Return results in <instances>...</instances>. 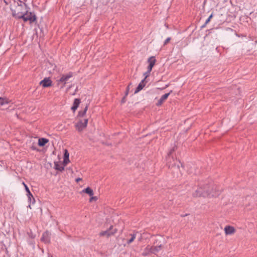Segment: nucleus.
I'll return each mask as SVG.
<instances>
[{
    "label": "nucleus",
    "instance_id": "3",
    "mask_svg": "<svg viewBox=\"0 0 257 257\" xmlns=\"http://www.w3.org/2000/svg\"><path fill=\"white\" fill-rule=\"evenodd\" d=\"M116 232V229H114L113 226L111 225L107 230L100 232L99 233V235L101 236H105L107 237H109V236L114 235Z\"/></svg>",
    "mask_w": 257,
    "mask_h": 257
},
{
    "label": "nucleus",
    "instance_id": "5",
    "mask_svg": "<svg viewBox=\"0 0 257 257\" xmlns=\"http://www.w3.org/2000/svg\"><path fill=\"white\" fill-rule=\"evenodd\" d=\"M23 184L24 185L25 187V189L26 191L27 192V196L28 198V201L30 203L34 204L35 202V198L33 197V196L31 192H30L29 188H28V186L24 183L23 182Z\"/></svg>",
    "mask_w": 257,
    "mask_h": 257
},
{
    "label": "nucleus",
    "instance_id": "19",
    "mask_svg": "<svg viewBox=\"0 0 257 257\" xmlns=\"http://www.w3.org/2000/svg\"><path fill=\"white\" fill-rule=\"evenodd\" d=\"M156 59L154 56H152L149 58L148 59V62L149 63L150 67H153L156 63Z\"/></svg>",
    "mask_w": 257,
    "mask_h": 257
},
{
    "label": "nucleus",
    "instance_id": "25",
    "mask_svg": "<svg viewBox=\"0 0 257 257\" xmlns=\"http://www.w3.org/2000/svg\"><path fill=\"white\" fill-rule=\"evenodd\" d=\"M212 17H213V15L211 14L210 16L206 20V21L205 22V25H206L210 22V21L211 19L212 18Z\"/></svg>",
    "mask_w": 257,
    "mask_h": 257
},
{
    "label": "nucleus",
    "instance_id": "1",
    "mask_svg": "<svg viewBox=\"0 0 257 257\" xmlns=\"http://www.w3.org/2000/svg\"><path fill=\"white\" fill-rule=\"evenodd\" d=\"M220 191L212 183H200L198 189L193 193V197H216L219 195Z\"/></svg>",
    "mask_w": 257,
    "mask_h": 257
},
{
    "label": "nucleus",
    "instance_id": "16",
    "mask_svg": "<svg viewBox=\"0 0 257 257\" xmlns=\"http://www.w3.org/2000/svg\"><path fill=\"white\" fill-rule=\"evenodd\" d=\"M48 140L46 138H40L38 140V145L40 147H43L48 142Z\"/></svg>",
    "mask_w": 257,
    "mask_h": 257
},
{
    "label": "nucleus",
    "instance_id": "20",
    "mask_svg": "<svg viewBox=\"0 0 257 257\" xmlns=\"http://www.w3.org/2000/svg\"><path fill=\"white\" fill-rule=\"evenodd\" d=\"M82 192L88 194L90 196H92L94 194L93 190L89 187L83 189Z\"/></svg>",
    "mask_w": 257,
    "mask_h": 257
},
{
    "label": "nucleus",
    "instance_id": "14",
    "mask_svg": "<svg viewBox=\"0 0 257 257\" xmlns=\"http://www.w3.org/2000/svg\"><path fill=\"white\" fill-rule=\"evenodd\" d=\"M162 247L161 244L157 246H151L152 253L155 254H157L161 250Z\"/></svg>",
    "mask_w": 257,
    "mask_h": 257
},
{
    "label": "nucleus",
    "instance_id": "4",
    "mask_svg": "<svg viewBox=\"0 0 257 257\" xmlns=\"http://www.w3.org/2000/svg\"><path fill=\"white\" fill-rule=\"evenodd\" d=\"M88 123V119H85L83 121L80 120L75 124V127L79 132H81L85 128Z\"/></svg>",
    "mask_w": 257,
    "mask_h": 257
},
{
    "label": "nucleus",
    "instance_id": "11",
    "mask_svg": "<svg viewBox=\"0 0 257 257\" xmlns=\"http://www.w3.org/2000/svg\"><path fill=\"white\" fill-rule=\"evenodd\" d=\"M224 231L226 234H232L235 232V229L231 226H226L224 228Z\"/></svg>",
    "mask_w": 257,
    "mask_h": 257
},
{
    "label": "nucleus",
    "instance_id": "29",
    "mask_svg": "<svg viewBox=\"0 0 257 257\" xmlns=\"http://www.w3.org/2000/svg\"><path fill=\"white\" fill-rule=\"evenodd\" d=\"M97 199V197H96V196H94H94H92V197L90 198V199H89V201H90V202H91L93 200H96Z\"/></svg>",
    "mask_w": 257,
    "mask_h": 257
},
{
    "label": "nucleus",
    "instance_id": "34",
    "mask_svg": "<svg viewBox=\"0 0 257 257\" xmlns=\"http://www.w3.org/2000/svg\"><path fill=\"white\" fill-rule=\"evenodd\" d=\"M82 180V179H81V178H76V179H75V181H76V182H78L79 181H80V180Z\"/></svg>",
    "mask_w": 257,
    "mask_h": 257
},
{
    "label": "nucleus",
    "instance_id": "31",
    "mask_svg": "<svg viewBox=\"0 0 257 257\" xmlns=\"http://www.w3.org/2000/svg\"><path fill=\"white\" fill-rule=\"evenodd\" d=\"M16 9H14L15 10H16L17 11V12H21V11L22 10H20L19 8L17 7H16ZM12 9L13 10H14L12 8H11V9Z\"/></svg>",
    "mask_w": 257,
    "mask_h": 257
},
{
    "label": "nucleus",
    "instance_id": "27",
    "mask_svg": "<svg viewBox=\"0 0 257 257\" xmlns=\"http://www.w3.org/2000/svg\"><path fill=\"white\" fill-rule=\"evenodd\" d=\"M171 40V38L170 37H168L167 38L165 41H164V45H166L168 43H169V42Z\"/></svg>",
    "mask_w": 257,
    "mask_h": 257
},
{
    "label": "nucleus",
    "instance_id": "32",
    "mask_svg": "<svg viewBox=\"0 0 257 257\" xmlns=\"http://www.w3.org/2000/svg\"><path fill=\"white\" fill-rule=\"evenodd\" d=\"M153 67H150V65H149L148 66V68H147V71H150V72H151L152 70V68H153Z\"/></svg>",
    "mask_w": 257,
    "mask_h": 257
},
{
    "label": "nucleus",
    "instance_id": "9",
    "mask_svg": "<svg viewBox=\"0 0 257 257\" xmlns=\"http://www.w3.org/2000/svg\"><path fill=\"white\" fill-rule=\"evenodd\" d=\"M172 92V91H171L169 93H165L164 94V95H163L161 98H160V99L159 100L158 102H157V106H160L161 105L163 102L164 101L167 99V98L168 97V96H169V95L170 94V93Z\"/></svg>",
    "mask_w": 257,
    "mask_h": 257
},
{
    "label": "nucleus",
    "instance_id": "35",
    "mask_svg": "<svg viewBox=\"0 0 257 257\" xmlns=\"http://www.w3.org/2000/svg\"><path fill=\"white\" fill-rule=\"evenodd\" d=\"M4 2H5V3L6 5H8V3H7V2L6 0H4Z\"/></svg>",
    "mask_w": 257,
    "mask_h": 257
},
{
    "label": "nucleus",
    "instance_id": "15",
    "mask_svg": "<svg viewBox=\"0 0 257 257\" xmlns=\"http://www.w3.org/2000/svg\"><path fill=\"white\" fill-rule=\"evenodd\" d=\"M144 82H145V79L142 80L141 81V82L139 83V84L138 85V86H137L136 89L135 91V93H137L139 91H140L142 89H143V88L145 86Z\"/></svg>",
    "mask_w": 257,
    "mask_h": 257
},
{
    "label": "nucleus",
    "instance_id": "6",
    "mask_svg": "<svg viewBox=\"0 0 257 257\" xmlns=\"http://www.w3.org/2000/svg\"><path fill=\"white\" fill-rule=\"evenodd\" d=\"M51 239V233L48 231H45L41 237V240L45 243H50Z\"/></svg>",
    "mask_w": 257,
    "mask_h": 257
},
{
    "label": "nucleus",
    "instance_id": "21",
    "mask_svg": "<svg viewBox=\"0 0 257 257\" xmlns=\"http://www.w3.org/2000/svg\"><path fill=\"white\" fill-rule=\"evenodd\" d=\"M87 109H88V105H86L83 110H80L78 112V116H79L80 117L84 116L85 115Z\"/></svg>",
    "mask_w": 257,
    "mask_h": 257
},
{
    "label": "nucleus",
    "instance_id": "24",
    "mask_svg": "<svg viewBox=\"0 0 257 257\" xmlns=\"http://www.w3.org/2000/svg\"><path fill=\"white\" fill-rule=\"evenodd\" d=\"M174 151V148H173V149H171L169 151V152L168 153L167 157V161H168L169 159L171 158V155Z\"/></svg>",
    "mask_w": 257,
    "mask_h": 257
},
{
    "label": "nucleus",
    "instance_id": "28",
    "mask_svg": "<svg viewBox=\"0 0 257 257\" xmlns=\"http://www.w3.org/2000/svg\"><path fill=\"white\" fill-rule=\"evenodd\" d=\"M172 167V168H174V169H179V166L178 165H177V166L176 167L175 165H171V164L169 165V167Z\"/></svg>",
    "mask_w": 257,
    "mask_h": 257
},
{
    "label": "nucleus",
    "instance_id": "7",
    "mask_svg": "<svg viewBox=\"0 0 257 257\" xmlns=\"http://www.w3.org/2000/svg\"><path fill=\"white\" fill-rule=\"evenodd\" d=\"M73 73L72 72H69L66 74H63L61 76V78L59 80V82H62L65 85L66 82L72 77Z\"/></svg>",
    "mask_w": 257,
    "mask_h": 257
},
{
    "label": "nucleus",
    "instance_id": "8",
    "mask_svg": "<svg viewBox=\"0 0 257 257\" xmlns=\"http://www.w3.org/2000/svg\"><path fill=\"white\" fill-rule=\"evenodd\" d=\"M40 84L43 87H48L52 86V81L49 78L46 77L40 82Z\"/></svg>",
    "mask_w": 257,
    "mask_h": 257
},
{
    "label": "nucleus",
    "instance_id": "18",
    "mask_svg": "<svg viewBox=\"0 0 257 257\" xmlns=\"http://www.w3.org/2000/svg\"><path fill=\"white\" fill-rule=\"evenodd\" d=\"M151 246L147 245L146 248L144 249V251L143 252L144 255H148L152 253V249Z\"/></svg>",
    "mask_w": 257,
    "mask_h": 257
},
{
    "label": "nucleus",
    "instance_id": "23",
    "mask_svg": "<svg viewBox=\"0 0 257 257\" xmlns=\"http://www.w3.org/2000/svg\"><path fill=\"white\" fill-rule=\"evenodd\" d=\"M131 237L127 241V244H130L135 239L136 237V233L131 234Z\"/></svg>",
    "mask_w": 257,
    "mask_h": 257
},
{
    "label": "nucleus",
    "instance_id": "33",
    "mask_svg": "<svg viewBox=\"0 0 257 257\" xmlns=\"http://www.w3.org/2000/svg\"><path fill=\"white\" fill-rule=\"evenodd\" d=\"M125 97H126V96H124L122 98V100H121V102H122V103H124V102H125Z\"/></svg>",
    "mask_w": 257,
    "mask_h": 257
},
{
    "label": "nucleus",
    "instance_id": "10",
    "mask_svg": "<svg viewBox=\"0 0 257 257\" xmlns=\"http://www.w3.org/2000/svg\"><path fill=\"white\" fill-rule=\"evenodd\" d=\"M80 103V99L79 98H75L74 100L73 104L72 106L71 107V110L75 112L76 110L79 106V104Z\"/></svg>",
    "mask_w": 257,
    "mask_h": 257
},
{
    "label": "nucleus",
    "instance_id": "36",
    "mask_svg": "<svg viewBox=\"0 0 257 257\" xmlns=\"http://www.w3.org/2000/svg\"><path fill=\"white\" fill-rule=\"evenodd\" d=\"M206 25H205V24L201 27V28H204L205 27Z\"/></svg>",
    "mask_w": 257,
    "mask_h": 257
},
{
    "label": "nucleus",
    "instance_id": "17",
    "mask_svg": "<svg viewBox=\"0 0 257 257\" xmlns=\"http://www.w3.org/2000/svg\"><path fill=\"white\" fill-rule=\"evenodd\" d=\"M14 5L15 7L20 8V10H23L24 6L23 5V2L20 0H14Z\"/></svg>",
    "mask_w": 257,
    "mask_h": 257
},
{
    "label": "nucleus",
    "instance_id": "12",
    "mask_svg": "<svg viewBox=\"0 0 257 257\" xmlns=\"http://www.w3.org/2000/svg\"><path fill=\"white\" fill-rule=\"evenodd\" d=\"M65 166L64 164H60L58 162L54 163V168L57 170L62 171L64 170Z\"/></svg>",
    "mask_w": 257,
    "mask_h": 257
},
{
    "label": "nucleus",
    "instance_id": "13",
    "mask_svg": "<svg viewBox=\"0 0 257 257\" xmlns=\"http://www.w3.org/2000/svg\"><path fill=\"white\" fill-rule=\"evenodd\" d=\"M69 153L67 150H64L63 164L66 166L69 162Z\"/></svg>",
    "mask_w": 257,
    "mask_h": 257
},
{
    "label": "nucleus",
    "instance_id": "26",
    "mask_svg": "<svg viewBox=\"0 0 257 257\" xmlns=\"http://www.w3.org/2000/svg\"><path fill=\"white\" fill-rule=\"evenodd\" d=\"M150 73H151V72L147 71V72H146L144 74V75L145 76V78H144V79H145V80L146 79V78H147V77L150 75Z\"/></svg>",
    "mask_w": 257,
    "mask_h": 257
},
{
    "label": "nucleus",
    "instance_id": "22",
    "mask_svg": "<svg viewBox=\"0 0 257 257\" xmlns=\"http://www.w3.org/2000/svg\"><path fill=\"white\" fill-rule=\"evenodd\" d=\"M9 101L8 99L5 97H0V105H3L6 104H8Z\"/></svg>",
    "mask_w": 257,
    "mask_h": 257
},
{
    "label": "nucleus",
    "instance_id": "2",
    "mask_svg": "<svg viewBox=\"0 0 257 257\" xmlns=\"http://www.w3.org/2000/svg\"><path fill=\"white\" fill-rule=\"evenodd\" d=\"M12 12V16L16 19H22L25 22L29 21L30 23L34 22L36 19V16L33 13H28L27 11L25 13H23L22 12H17L16 10L11 9Z\"/></svg>",
    "mask_w": 257,
    "mask_h": 257
},
{
    "label": "nucleus",
    "instance_id": "38",
    "mask_svg": "<svg viewBox=\"0 0 257 257\" xmlns=\"http://www.w3.org/2000/svg\"><path fill=\"white\" fill-rule=\"evenodd\" d=\"M49 257H53V256L52 255H51V256H49Z\"/></svg>",
    "mask_w": 257,
    "mask_h": 257
},
{
    "label": "nucleus",
    "instance_id": "37",
    "mask_svg": "<svg viewBox=\"0 0 257 257\" xmlns=\"http://www.w3.org/2000/svg\"><path fill=\"white\" fill-rule=\"evenodd\" d=\"M28 207L31 208V205H29Z\"/></svg>",
    "mask_w": 257,
    "mask_h": 257
},
{
    "label": "nucleus",
    "instance_id": "30",
    "mask_svg": "<svg viewBox=\"0 0 257 257\" xmlns=\"http://www.w3.org/2000/svg\"><path fill=\"white\" fill-rule=\"evenodd\" d=\"M130 85H128L127 87V89H126V92H125V96H126L128 94V92H129V89H130Z\"/></svg>",
    "mask_w": 257,
    "mask_h": 257
}]
</instances>
